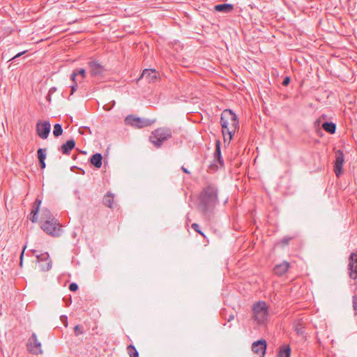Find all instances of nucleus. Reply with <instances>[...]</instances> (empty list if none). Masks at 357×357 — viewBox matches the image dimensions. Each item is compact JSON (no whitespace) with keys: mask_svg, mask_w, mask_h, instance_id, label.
<instances>
[{"mask_svg":"<svg viewBox=\"0 0 357 357\" xmlns=\"http://www.w3.org/2000/svg\"><path fill=\"white\" fill-rule=\"evenodd\" d=\"M218 190L215 185H208L203 189L199 198V208L207 214L213 211L217 205Z\"/></svg>","mask_w":357,"mask_h":357,"instance_id":"f257e3e1","label":"nucleus"},{"mask_svg":"<svg viewBox=\"0 0 357 357\" xmlns=\"http://www.w3.org/2000/svg\"><path fill=\"white\" fill-rule=\"evenodd\" d=\"M238 127V119L236 113L230 109H225V130H227L230 140Z\"/></svg>","mask_w":357,"mask_h":357,"instance_id":"f03ea898","label":"nucleus"},{"mask_svg":"<svg viewBox=\"0 0 357 357\" xmlns=\"http://www.w3.org/2000/svg\"><path fill=\"white\" fill-rule=\"evenodd\" d=\"M172 137V132L168 128H158L152 132L149 139L155 146L160 147L162 143Z\"/></svg>","mask_w":357,"mask_h":357,"instance_id":"7ed1b4c3","label":"nucleus"},{"mask_svg":"<svg viewBox=\"0 0 357 357\" xmlns=\"http://www.w3.org/2000/svg\"><path fill=\"white\" fill-rule=\"evenodd\" d=\"M223 165L221 155V142L219 139L215 141V151L213 153V159L208 165L207 172L213 174Z\"/></svg>","mask_w":357,"mask_h":357,"instance_id":"20e7f679","label":"nucleus"},{"mask_svg":"<svg viewBox=\"0 0 357 357\" xmlns=\"http://www.w3.org/2000/svg\"><path fill=\"white\" fill-rule=\"evenodd\" d=\"M41 229L47 234L53 236H59L61 234V226L57 222L56 220H50V217L41 225Z\"/></svg>","mask_w":357,"mask_h":357,"instance_id":"39448f33","label":"nucleus"},{"mask_svg":"<svg viewBox=\"0 0 357 357\" xmlns=\"http://www.w3.org/2000/svg\"><path fill=\"white\" fill-rule=\"evenodd\" d=\"M253 314L255 320L259 323H263L267 318L268 311L265 302H258L253 305Z\"/></svg>","mask_w":357,"mask_h":357,"instance_id":"423d86ee","label":"nucleus"},{"mask_svg":"<svg viewBox=\"0 0 357 357\" xmlns=\"http://www.w3.org/2000/svg\"><path fill=\"white\" fill-rule=\"evenodd\" d=\"M27 350L35 355L42 354L43 353L40 342L38 340L37 335L33 333L29 338L26 344Z\"/></svg>","mask_w":357,"mask_h":357,"instance_id":"0eeeda50","label":"nucleus"},{"mask_svg":"<svg viewBox=\"0 0 357 357\" xmlns=\"http://www.w3.org/2000/svg\"><path fill=\"white\" fill-rule=\"evenodd\" d=\"M36 257L40 271H48L51 269L52 263L47 252L36 255Z\"/></svg>","mask_w":357,"mask_h":357,"instance_id":"6e6552de","label":"nucleus"},{"mask_svg":"<svg viewBox=\"0 0 357 357\" xmlns=\"http://www.w3.org/2000/svg\"><path fill=\"white\" fill-rule=\"evenodd\" d=\"M125 122L128 125L139 128L148 126L151 124L149 120L135 117L132 115L128 116L125 119Z\"/></svg>","mask_w":357,"mask_h":357,"instance_id":"1a4fd4ad","label":"nucleus"},{"mask_svg":"<svg viewBox=\"0 0 357 357\" xmlns=\"http://www.w3.org/2000/svg\"><path fill=\"white\" fill-rule=\"evenodd\" d=\"M51 125L49 121H38L36 123V132L38 135L43 139L48 137L50 132Z\"/></svg>","mask_w":357,"mask_h":357,"instance_id":"9d476101","label":"nucleus"},{"mask_svg":"<svg viewBox=\"0 0 357 357\" xmlns=\"http://www.w3.org/2000/svg\"><path fill=\"white\" fill-rule=\"evenodd\" d=\"M344 163V157L342 151L338 150L335 152V160L334 161V172L336 176L339 177L342 173V166Z\"/></svg>","mask_w":357,"mask_h":357,"instance_id":"9b49d317","label":"nucleus"},{"mask_svg":"<svg viewBox=\"0 0 357 357\" xmlns=\"http://www.w3.org/2000/svg\"><path fill=\"white\" fill-rule=\"evenodd\" d=\"M89 73L93 77H98L102 75L105 70V67L98 61L92 60L88 63Z\"/></svg>","mask_w":357,"mask_h":357,"instance_id":"f8f14e48","label":"nucleus"},{"mask_svg":"<svg viewBox=\"0 0 357 357\" xmlns=\"http://www.w3.org/2000/svg\"><path fill=\"white\" fill-rule=\"evenodd\" d=\"M349 274L351 278H357V253L351 252L349 258Z\"/></svg>","mask_w":357,"mask_h":357,"instance_id":"ddd939ff","label":"nucleus"},{"mask_svg":"<svg viewBox=\"0 0 357 357\" xmlns=\"http://www.w3.org/2000/svg\"><path fill=\"white\" fill-rule=\"evenodd\" d=\"M266 349V342L264 340L255 341L252 344V351L259 357H264Z\"/></svg>","mask_w":357,"mask_h":357,"instance_id":"4468645a","label":"nucleus"},{"mask_svg":"<svg viewBox=\"0 0 357 357\" xmlns=\"http://www.w3.org/2000/svg\"><path fill=\"white\" fill-rule=\"evenodd\" d=\"M158 72L154 69H144L141 77L147 79L148 82H154L157 78Z\"/></svg>","mask_w":357,"mask_h":357,"instance_id":"2eb2a0df","label":"nucleus"},{"mask_svg":"<svg viewBox=\"0 0 357 357\" xmlns=\"http://www.w3.org/2000/svg\"><path fill=\"white\" fill-rule=\"evenodd\" d=\"M75 142L74 139H69L65 144L61 145L59 150L64 155H68L75 148Z\"/></svg>","mask_w":357,"mask_h":357,"instance_id":"dca6fc26","label":"nucleus"},{"mask_svg":"<svg viewBox=\"0 0 357 357\" xmlns=\"http://www.w3.org/2000/svg\"><path fill=\"white\" fill-rule=\"evenodd\" d=\"M289 268V264L284 261L282 263L278 264L274 268V273L278 275H284Z\"/></svg>","mask_w":357,"mask_h":357,"instance_id":"f3484780","label":"nucleus"},{"mask_svg":"<svg viewBox=\"0 0 357 357\" xmlns=\"http://www.w3.org/2000/svg\"><path fill=\"white\" fill-rule=\"evenodd\" d=\"M41 204V200L36 199L33 206V209L31 210V217L30 220L32 222H36L38 221V213L40 208V205Z\"/></svg>","mask_w":357,"mask_h":357,"instance_id":"a211bd4d","label":"nucleus"},{"mask_svg":"<svg viewBox=\"0 0 357 357\" xmlns=\"http://www.w3.org/2000/svg\"><path fill=\"white\" fill-rule=\"evenodd\" d=\"M102 156L101 153H96L93 154L91 159V163L96 168H100L102 166Z\"/></svg>","mask_w":357,"mask_h":357,"instance_id":"6ab92c4d","label":"nucleus"},{"mask_svg":"<svg viewBox=\"0 0 357 357\" xmlns=\"http://www.w3.org/2000/svg\"><path fill=\"white\" fill-rule=\"evenodd\" d=\"M322 128L330 134H334L336 130V125L333 122L326 121L323 123Z\"/></svg>","mask_w":357,"mask_h":357,"instance_id":"aec40b11","label":"nucleus"},{"mask_svg":"<svg viewBox=\"0 0 357 357\" xmlns=\"http://www.w3.org/2000/svg\"><path fill=\"white\" fill-rule=\"evenodd\" d=\"M103 204L106 206L112 208H113V203H114V196L112 193L108 192L106 195L103 197Z\"/></svg>","mask_w":357,"mask_h":357,"instance_id":"412c9836","label":"nucleus"},{"mask_svg":"<svg viewBox=\"0 0 357 357\" xmlns=\"http://www.w3.org/2000/svg\"><path fill=\"white\" fill-rule=\"evenodd\" d=\"M291 348L289 345H282L280 348L279 357H290Z\"/></svg>","mask_w":357,"mask_h":357,"instance_id":"4be33fe9","label":"nucleus"},{"mask_svg":"<svg viewBox=\"0 0 357 357\" xmlns=\"http://www.w3.org/2000/svg\"><path fill=\"white\" fill-rule=\"evenodd\" d=\"M77 75H81L82 78H84L86 76V70L84 68H79V69L74 70L70 75L71 79L73 82H75L76 77Z\"/></svg>","mask_w":357,"mask_h":357,"instance_id":"5701e85b","label":"nucleus"},{"mask_svg":"<svg viewBox=\"0 0 357 357\" xmlns=\"http://www.w3.org/2000/svg\"><path fill=\"white\" fill-rule=\"evenodd\" d=\"M63 133V128L60 123H56L54 126L53 135L54 137H58Z\"/></svg>","mask_w":357,"mask_h":357,"instance_id":"b1692460","label":"nucleus"},{"mask_svg":"<svg viewBox=\"0 0 357 357\" xmlns=\"http://www.w3.org/2000/svg\"><path fill=\"white\" fill-rule=\"evenodd\" d=\"M294 328L298 335H303L305 334V326L302 323H297L295 325Z\"/></svg>","mask_w":357,"mask_h":357,"instance_id":"393cba45","label":"nucleus"},{"mask_svg":"<svg viewBox=\"0 0 357 357\" xmlns=\"http://www.w3.org/2000/svg\"><path fill=\"white\" fill-rule=\"evenodd\" d=\"M127 349L130 357H139V353L133 345L130 344Z\"/></svg>","mask_w":357,"mask_h":357,"instance_id":"a878e982","label":"nucleus"},{"mask_svg":"<svg viewBox=\"0 0 357 357\" xmlns=\"http://www.w3.org/2000/svg\"><path fill=\"white\" fill-rule=\"evenodd\" d=\"M37 153H38V158L39 161L45 160V158H46V149H45L40 148L38 150Z\"/></svg>","mask_w":357,"mask_h":357,"instance_id":"bb28decb","label":"nucleus"},{"mask_svg":"<svg viewBox=\"0 0 357 357\" xmlns=\"http://www.w3.org/2000/svg\"><path fill=\"white\" fill-rule=\"evenodd\" d=\"M49 217H50V220L54 219V218H52V215H51V213L49 210H47V209L44 210L43 211L41 219L44 220V221H45L46 220H48Z\"/></svg>","mask_w":357,"mask_h":357,"instance_id":"cd10ccee","label":"nucleus"},{"mask_svg":"<svg viewBox=\"0 0 357 357\" xmlns=\"http://www.w3.org/2000/svg\"><path fill=\"white\" fill-rule=\"evenodd\" d=\"M234 9V5L225 3V13H230Z\"/></svg>","mask_w":357,"mask_h":357,"instance_id":"c85d7f7f","label":"nucleus"},{"mask_svg":"<svg viewBox=\"0 0 357 357\" xmlns=\"http://www.w3.org/2000/svg\"><path fill=\"white\" fill-rule=\"evenodd\" d=\"M191 227L197 233L200 234L202 236H204V234L199 230V225L197 223H193L191 225Z\"/></svg>","mask_w":357,"mask_h":357,"instance_id":"c756f323","label":"nucleus"},{"mask_svg":"<svg viewBox=\"0 0 357 357\" xmlns=\"http://www.w3.org/2000/svg\"><path fill=\"white\" fill-rule=\"evenodd\" d=\"M353 308L354 310L357 313V296L354 295L352 297Z\"/></svg>","mask_w":357,"mask_h":357,"instance_id":"7c9ffc66","label":"nucleus"},{"mask_svg":"<svg viewBox=\"0 0 357 357\" xmlns=\"http://www.w3.org/2000/svg\"><path fill=\"white\" fill-rule=\"evenodd\" d=\"M69 289L71 291H76L78 289V285L75 282H72L69 285Z\"/></svg>","mask_w":357,"mask_h":357,"instance_id":"2f4dec72","label":"nucleus"},{"mask_svg":"<svg viewBox=\"0 0 357 357\" xmlns=\"http://www.w3.org/2000/svg\"><path fill=\"white\" fill-rule=\"evenodd\" d=\"M74 331H75V334L76 335H81L83 333V331L82 330V328L79 327V325H77L75 326Z\"/></svg>","mask_w":357,"mask_h":357,"instance_id":"473e14b6","label":"nucleus"},{"mask_svg":"<svg viewBox=\"0 0 357 357\" xmlns=\"http://www.w3.org/2000/svg\"><path fill=\"white\" fill-rule=\"evenodd\" d=\"M291 239V238L290 237H284L282 240H281V243L284 245H287L289 244L290 240Z\"/></svg>","mask_w":357,"mask_h":357,"instance_id":"72a5a7b5","label":"nucleus"},{"mask_svg":"<svg viewBox=\"0 0 357 357\" xmlns=\"http://www.w3.org/2000/svg\"><path fill=\"white\" fill-rule=\"evenodd\" d=\"M71 88V95L73 94L77 88V84L76 80L74 82V84L70 86Z\"/></svg>","mask_w":357,"mask_h":357,"instance_id":"f704fd0d","label":"nucleus"},{"mask_svg":"<svg viewBox=\"0 0 357 357\" xmlns=\"http://www.w3.org/2000/svg\"><path fill=\"white\" fill-rule=\"evenodd\" d=\"M220 123L221 126V132L223 134V112H222L220 115Z\"/></svg>","mask_w":357,"mask_h":357,"instance_id":"c9c22d12","label":"nucleus"},{"mask_svg":"<svg viewBox=\"0 0 357 357\" xmlns=\"http://www.w3.org/2000/svg\"><path fill=\"white\" fill-rule=\"evenodd\" d=\"M215 10L217 11L222 12L223 11V3L216 5L215 6Z\"/></svg>","mask_w":357,"mask_h":357,"instance_id":"e433bc0d","label":"nucleus"},{"mask_svg":"<svg viewBox=\"0 0 357 357\" xmlns=\"http://www.w3.org/2000/svg\"><path fill=\"white\" fill-rule=\"evenodd\" d=\"M289 82H290V78L289 77H286L282 81V85L286 86L289 84Z\"/></svg>","mask_w":357,"mask_h":357,"instance_id":"4c0bfd02","label":"nucleus"},{"mask_svg":"<svg viewBox=\"0 0 357 357\" xmlns=\"http://www.w3.org/2000/svg\"><path fill=\"white\" fill-rule=\"evenodd\" d=\"M26 52V51H24V52H20L18 54H17L15 56H13L11 60H15V59L20 57L21 55H22L23 54H24Z\"/></svg>","mask_w":357,"mask_h":357,"instance_id":"58836bf2","label":"nucleus"},{"mask_svg":"<svg viewBox=\"0 0 357 357\" xmlns=\"http://www.w3.org/2000/svg\"><path fill=\"white\" fill-rule=\"evenodd\" d=\"M25 248H26V245L24 246L21 255H20V265L21 266L22 265V258H23V256H24V252Z\"/></svg>","mask_w":357,"mask_h":357,"instance_id":"ea45409f","label":"nucleus"},{"mask_svg":"<svg viewBox=\"0 0 357 357\" xmlns=\"http://www.w3.org/2000/svg\"><path fill=\"white\" fill-rule=\"evenodd\" d=\"M39 162H40V166L41 169L45 168L46 165H45V160H40Z\"/></svg>","mask_w":357,"mask_h":357,"instance_id":"a19ab883","label":"nucleus"},{"mask_svg":"<svg viewBox=\"0 0 357 357\" xmlns=\"http://www.w3.org/2000/svg\"><path fill=\"white\" fill-rule=\"evenodd\" d=\"M181 169H182V171H183L184 173H185V174H190V172H189V171H188V170L185 167H183H183H181Z\"/></svg>","mask_w":357,"mask_h":357,"instance_id":"79ce46f5","label":"nucleus"},{"mask_svg":"<svg viewBox=\"0 0 357 357\" xmlns=\"http://www.w3.org/2000/svg\"><path fill=\"white\" fill-rule=\"evenodd\" d=\"M74 194H75V195L78 199H79V190H75L74 191Z\"/></svg>","mask_w":357,"mask_h":357,"instance_id":"37998d69","label":"nucleus"},{"mask_svg":"<svg viewBox=\"0 0 357 357\" xmlns=\"http://www.w3.org/2000/svg\"><path fill=\"white\" fill-rule=\"evenodd\" d=\"M234 319V314H231V315H229V317L228 318V321H231Z\"/></svg>","mask_w":357,"mask_h":357,"instance_id":"c03bdc74","label":"nucleus"},{"mask_svg":"<svg viewBox=\"0 0 357 357\" xmlns=\"http://www.w3.org/2000/svg\"><path fill=\"white\" fill-rule=\"evenodd\" d=\"M80 170H81V171H80V173H82V174H85V172H84L83 169H80Z\"/></svg>","mask_w":357,"mask_h":357,"instance_id":"a18cd8bd","label":"nucleus"},{"mask_svg":"<svg viewBox=\"0 0 357 357\" xmlns=\"http://www.w3.org/2000/svg\"><path fill=\"white\" fill-rule=\"evenodd\" d=\"M80 170H81V171H80V173H82V174H85V172H84L83 169H80Z\"/></svg>","mask_w":357,"mask_h":357,"instance_id":"49530a36","label":"nucleus"},{"mask_svg":"<svg viewBox=\"0 0 357 357\" xmlns=\"http://www.w3.org/2000/svg\"><path fill=\"white\" fill-rule=\"evenodd\" d=\"M55 89L54 88H51L50 91H54Z\"/></svg>","mask_w":357,"mask_h":357,"instance_id":"de8ad7c7","label":"nucleus"},{"mask_svg":"<svg viewBox=\"0 0 357 357\" xmlns=\"http://www.w3.org/2000/svg\"><path fill=\"white\" fill-rule=\"evenodd\" d=\"M55 89L54 88H51L50 91H54Z\"/></svg>","mask_w":357,"mask_h":357,"instance_id":"09e8293b","label":"nucleus"}]
</instances>
